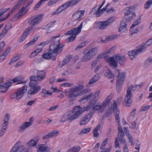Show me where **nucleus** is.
Masks as SVG:
<instances>
[{"instance_id":"f257e3e1","label":"nucleus","mask_w":152,"mask_h":152,"mask_svg":"<svg viewBox=\"0 0 152 152\" xmlns=\"http://www.w3.org/2000/svg\"><path fill=\"white\" fill-rule=\"evenodd\" d=\"M60 36V35L58 34L51 39L52 43L49 48L50 52L43 54L42 55L43 58L47 60L52 59V60L55 61L56 60V57L62 52L64 45H61L60 39L57 38Z\"/></svg>"},{"instance_id":"f03ea898","label":"nucleus","mask_w":152,"mask_h":152,"mask_svg":"<svg viewBox=\"0 0 152 152\" xmlns=\"http://www.w3.org/2000/svg\"><path fill=\"white\" fill-rule=\"evenodd\" d=\"M83 85L78 83L77 86H75L66 92V95L69 99V105L73 104V101L76 99V98L85 94L87 92L86 89H84Z\"/></svg>"},{"instance_id":"7ed1b4c3","label":"nucleus","mask_w":152,"mask_h":152,"mask_svg":"<svg viewBox=\"0 0 152 152\" xmlns=\"http://www.w3.org/2000/svg\"><path fill=\"white\" fill-rule=\"evenodd\" d=\"M105 60L106 62L110 63L112 66L114 68H116L118 66V63L120 65H123V63L126 61V58L124 56H120L119 54H115L111 57H106Z\"/></svg>"},{"instance_id":"20e7f679","label":"nucleus","mask_w":152,"mask_h":152,"mask_svg":"<svg viewBox=\"0 0 152 152\" xmlns=\"http://www.w3.org/2000/svg\"><path fill=\"white\" fill-rule=\"evenodd\" d=\"M98 50V48L96 47L92 48L88 50L83 51V55L81 59V61L84 62L88 61L97 54Z\"/></svg>"},{"instance_id":"39448f33","label":"nucleus","mask_w":152,"mask_h":152,"mask_svg":"<svg viewBox=\"0 0 152 152\" xmlns=\"http://www.w3.org/2000/svg\"><path fill=\"white\" fill-rule=\"evenodd\" d=\"M83 23V22H82L78 27L74 28L67 32L66 34L72 35L70 37L67 39V42H68L74 41L76 38V35L81 32Z\"/></svg>"},{"instance_id":"423d86ee","label":"nucleus","mask_w":152,"mask_h":152,"mask_svg":"<svg viewBox=\"0 0 152 152\" xmlns=\"http://www.w3.org/2000/svg\"><path fill=\"white\" fill-rule=\"evenodd\" d=\"M115 72L117 73L118 75L117 77L116 86L117 92L118 93H119L122 88V86L125 79L126 73L124 72L120 73L118 69H116Z\"/></svg>"},{"instance_id":"0eeeda50","label":"nucleus","mask_w":152,"mask_h":152,"mask_svg":"<svg viewBox=\"0 0 152 152\" xmlns=\"http://www.w3.org/2000/svg\"><path fill=\"white\" fill-rule=\"evenodd\" d=\"M78 118L77 115L74 109L72 111L65 113L62 117L61 122L63 123L66 120L72 121Z\"/></svg>"},{"instance_id":"6e6552de","label":"nucleus","mask_w":152,"mask_h":152,"mask_svg":"<svg viewBox=\"0 0 152 152\" xmlns=\"http://www.w3.org/2000/svg\"><path fill=\"white\" fill-rule=\"evenodd\" d=\"M43 16V14H40L32 16L28 20L29 24L32 27L33 29V27L38 24L42 20Z\"/></svg>"},{"instance_id":"1a4fd4ad","label":"nucleus","mask_w":152,"mask_h":152,"mask_svg":"<svg viewBox=\"0 0 152 152\" xmlns=\"http://www.w3.org/2000/svg\"><path fill=\"white\" fill-rule=\"evenodd\" d=\"M94 104L91 103H89L86 106L81 108L80 106H76L74 107V110L76 113L78 118L80 117L81 115L85 111H88L92 109Z\"/></svg>"},{"instance_id":"9d476101","label":"nucleus","mask_w":152,"mask_h":152,"mask_svg":"<svg viewBox=\"0 0 152 152\" xmlns=\"http://www.w3.org/2000/svg\"><path fill=\"white\" fill-rule=\"evenodd\" d=\"M133 88V86L132 85L128 88L125 99V102H126V106L128 107L130 106L132 102V95L131 91Z\"/></svg>"},{"instance_id":"9b49d317","label":"nucleus","mask_w":152,"mask_h":152,"mask_svg":"<svg viewBox=\"0 0 152 152\" xmlns=\"http://www.w3.org/2000/svg\"><path fill=\"white\" fill-rule=\"evenodd\" d=\"M27 86L26 85H24L23 87L18 88L15 92V99L18 100L21 99L27 90Z\"/></svg>"},{"instance_id":"f8f14e48","label":"nucleus","mask_w":152,"mask_h":152,"mask_svg":"<svg viewBox=\"0 0 152 152\" xmlns=\"http://www.w3.org/2000/svg\"><path fill=\"white\" fill-rule=\"evenodd\" d=\"M94 112H89L86 114L84 117L81 118L80 121V125H85L93 117Z\"/></svg>"},{"instance_id":"ddd939ff","label":"nucleus","mask_w":152,"mask_h":152,"mask_svg":"<svg viewBox=\"0 0 152 152\" xmlns=\"http://www.w3.org/2000/svg\"><path fill=\"white\" fill-rule=\"evenodd\" d=\"M145 48L144 47L140 48L137 50H134L128 52L129 56L130 59L132 60L136 57L139 53L145 51Z\"/></svg>"},{"instance_id":"4468645a","label":"nucleus","mask_w":152,"mask_h":152,"mask_svg":"<svg viewBox=\"0 0 152 152\" xmlns=\"http://www.w3.org/2000/svg\"><path fill=\"white\" fill-rule=\"evenodd\" d=\"M32 1L28 2V4L25 7H23L21 9H20L19 12L15 15V18L18 19L23 16L27 12L26 8L32 3Z\"/></svg>"},{"instance_id":"2eb2a0df","label":"nucleus","mask_w":152,"mask_h":152,"mask_svg":"<svg viewBox=\"0 0 152 152\" xmlns=\"http://www.w3.org/2000/svg\"><path fill=\"white\" fill-rule=\"evenodd\" d=\"M78 3L77 0H71L66 2L59 7L62 12L69 6H73Z\"/></svg>"},{"instance_id":"dca6fc26","label":"nucleus","mask_w":152,"mask_h":152,"mask_svg":"<svg viewBox=\"0 0 152 152\" xmlns=\"http://www.w3.org/2000/svg\"><path fill=\"white\" fill-rule=\"evenodd\" d=\"M117 111H118L119 114V111L117 107V104L115 102L113 103V105L111 106L110 108L109 109L108 112L105 113V116L106 117L109 116L113 111L114 112L115 116V114L116 113Z\"/></svg>"},{"instance_id":"f3484780","label":"nucleus","mask_w":152,"mask_h":152,"mask_svg":"<svg viewBox=\"0 0 152 152\" xmlns=\"http://www.w3.org/2000/svg\"><path fill=\"white\" fill-rule=\"evenodd\" d=\"M24 78L22 76H20L18 77L15 78L13 79V80H11L7 82V83H6L8 86L9 87L11 86L12 83H15L18 81H20V82H19L17 84H25L26 83V81H21V80L23 79Z\"/></svg>"},{"instance_id":"a211bd4d","label":"nucleus","mask_w":152,"mask_h":152,"mask_svg":"<svg viewBox=\"0 0 152 152\" xmlns=\"http://www.w3.org/2000/svg\"><path fill=\"white\" fill-rule=\"evenodd\" d=\"M4 78L3 77H0V92L3 93L6 92L9 88L8 86L6 84L7 82L4 84H2L4 82Z\"/></svg>"},{"instance_id":"6ab92c4d","label":"nucleus","mask_w":152,"mask_h":152,"mask_svg":"<svg viewBox=\"0 0 152 152\" xmlns=\"http://www.w3.org/2000/svg\"><path fill=\"white\" fill-rule=\"evenodd\" d=\"M33 28L32 27H29L27 28L22 34V36L19 40V42H22L23 41L27 36L31 32Z\"/></svg>"},{"instance_id":"aec40b11","label":"nucleus","mask_w":152,"mask_h":152,"mask_svg":"<svg viewBox=\"0 0 152 152\" xmlns=\"http://www.w3.org/2000/svg\"><path fill=\"white\" fill-rule=\"evenodd\" d=\"M33 118L32 117L30 118L29 122H26L21 126L19 130V132H21L26 128L29 127L32 125L33 121Z\"/></svg>"},{"instance_id":"412c9836","label":"nucleus","mask_w":152,"mask_h":152,"mask_svg":"<svg viewBox=\"0 0 152 152\" xmlns=\"http://www.w3.org/2000/svg\"><path fill=\"white\" fill-rule=\"evenodd\" d=\"M115 118L116 121L118 124V134H124L122 127L120 124V118L119 115V112L117 111L116 113L115 114Z\"/></svg>"},{"instance_id":"4be33fe9","label":"nucleus","mask_w":152,"mask_h":152,"mask_svg":"<svg viewBox=\"0 0 152 152\" xmlns=\"http://www.w3.org/2000/svg\"><path fill=\"white\" fill-rule=\"evenodd\" d=\"M50 147L42 144L39 146L37 152H50Z\"/></svg>"},{"instance_id":"5701e85b","label":"nucleus","mask_w":152,"mask_h":152,"mask_svg":"<svg viewBox=\"0 0 152 152\" xmlns=\"http://www.w3.org/2000/svg\"><path fill=\"white\" fill-rule=\"evenodd\" d=\"M84 11H78L73 15L74 19L77 20H79L81 19V17L83 16L84 14Z\"/></svg>"},{"instance_id":"b1692460","label":"nucleus","mask_w":152,"mask_h":152,"mask_svg":"<svg viewBox=\"0 0 152 152\" xmlns=\"http://www.w3.org/2000/svg\"><path fill=\"white\" fill-rule=\"evenodd\" d=\"M37 75L38 80L41 81L45 78L46 74L43 71H38L37 72Z\"/></svg>"},{"instance_id":"393cba45","label":"nucleus","mask_w":152,"mask_h":152,"mask_svg":"<svg viewBox=\"0 0 152 152\" xmlns=\"http://www.w3.org/2000/svg\"><path fill=\"white\" fill-rule=\"evenodd\" d=\"M104 74L106 77L109 79L113 78L114 77L113 74L108 68L106 69L104 71Z\"/></svg>"},{"instance_id":"a878e982","label":"nucleus","mask_w":152,"mask_h":152,"mask_svg":"<svg viewBox=\"0 0 152 152\" xmlns=\"http://www.w3.org/2000/svg\"><path fill=\"white\" fill-rule=\"evenodd\" d=\"M96 24L98 25L99 29L100 30L105 29L108 26L105 21L98 22L96 23Z\"/></svg>"},{"instance_id":"bb28decb","label":"nucleus","mask_w":152,"mask_h":152,"mask_svg":"<svg viewBox=\"0 0 152 152\" xmlns=\"http://www.w3.org/2000/svg\"><path fill=\"white\" fill-rule=\"evenodd\" d=\"M41 89V87L37 86L36 87L33 88L29 90L27 92L28 94L32 95L35 94L39 91Z\"/></svg>"},{"instance_id":"cd10ccee","label":"nucleus","mask_w":152,"mask_h":152,"mask_svg":"<svg viewBox=\"0 0 152 152\" xmlns=\"http://www.w3.org/2000/svg\"><path fill=\"white\" fill-rule=\"evenodd\" d=\"M113 95L110 94L109 95L103 102L102 105V107L104 110L107 105L108 104L109 102H110L111 100L112 97Z\"/></svg>"},{"instance_id":"c85d7f7f","label":"nucleus","mask_w":152,"mask_h":152,"mask_svg":"<svg viewBox=\"0 0 152 152\" xmlns=\"http://www.w3.org/2000/svg\"><path fill=\"white\" fill-rule=\"evenodd\" d=\"M20 142L18 141L14 146H15L17 152H23L24 150V147L23 145H20Z\"/></svg>"},{"instance_id":"c756f323","label":"nucleus","mask_w":152,"mask_h":152,"mask_svg":"<svg viewBox=\"0 0 152 152\" xmlns=\"http://www.w3.org/2000/svg\"><path fill=\"white\" fill-rule=\"evenodd\" d=\"M124 134H118L117 137H116L118 140L120 142V144H124L126 143V140L124 138Z\"/></svg>"},{"instance_id":"7c9ffc66","label":"nucleus","mask_w":152,"mask_h":152,"mask_svg":"<svg viewBox=\"0 0 152 152\" xmlns=\"http://www.w3.org/2000/svg\"><path fill=\"white\" fill-rule=\"evenodd\" d=\"M95 110H98L99 112L100 113H102L104 110L101 105H96L94 106H93L90 112H93L94 114L95 113Z\"/></svg>"},{"instance_id":"2f4dec72","label":"nucleus","mask_w":152,"mask_h":152,"mask_svg":"<svg viewBox=\"0 0 152 152\" xmlns=\"http://www.w3.org/2000/svg\"><path fill=\"white\" fill-rule=\"evenodd\" d=\"M127 20L125 19H124L121 22L120 24V27L118 29L119 32L121 31L124 29H125L127 26L126 22Z\"/></svg>"},{"instance_id":"473e14b6","label":"nucleus","mask_w":152,"mask_h":152,"mask_svg":"<svg viewBox=\"0 0 152 152\" xmlns=\"http://www.w3.org/2000/svg\"><path fill=\"white\" fill-rule=\"evenodd\" d=\"M100 77L99 74H97L91 79L88 83V84L90 85L93 84L96 82L100 78Z\"/></svg>"},{"instance_id":"72a5a7b5","label":"nucleus","mask_w":152,"mask_h":152,"mask_svg":"<svg viewBox=\"0 0 152 152\" xmlns=\"http://www.w3.org/2000/svg\"><path fill=\"white\" fill-rule=\"evenodd\" d=\"M38 37L37 36H34L33 39L30 42L24 45V48H27V46H29L33 45L38 40Z\"/></svg>"},{"instance_id":"f704fd0d","label":"nucleus","mask_w":152,"mask_h":152,"mask_svg":"<svg viewBox=\"0 0 152 152\" xmlns=\"http://www.w3.org/2000/svg\"><path fill=\"white\" fill-rule=\"evenodd\" d=\"M38 37L37 36H34L33 39L30 42L24 45V48H27V46H29L33 45L38 40Z\"/></svg>"},{"instance_id":"c9c22d12","label":"nucleus","mask_w":152,"mask_h":152,"mask_svg":"<svg viewBox=\"0 0 152 152\" xmlns=\"http://www.w3.org/2000/svg\"><path fill=\"white\" fill-rule=\"evenodd\" d=\"M38 37L37 36H34L33 39L30 42L24 45V48H27V46H29L33 45L38 40Z\"/></svg>"},{"instance_id":"e433bc0d","label":"nucleus","mask_w":152,"mask_h":152,"mask_svg":"<svg viewBox=\"0 0 152 152\" xmlns=\"http://www.w3.org/2000/svg\"><path fill=\"white\" fill-rule=\"evenodd\" d=\"M37 145L34 140L31 139L27 143L26 145L28 148H32L36 146Z\"/></svg>"},{"instance_id":"4c0bfd02","label":"nucleus","mask_w":152,"mask_h":152,"mask_svg":"<svg viewBox=\"0 0 152 152\" xmlns=\"http://www.w3.org/2000/svg\"><path fill=\"white\" fill-rule=\"evenodd\" d=\"M92 95V94H90L86 96H84L79 100V101L84 103L86 102L88 99H89Z\"/></svg>"},{"instance_id":"58836bf2","label":"nucleus","mask_w":152,"mask_h":152,"mask_svg":"<svg viewBox=\"0 0 152 152\" xmlns=\"http://www.w3.org/2000/svg\"><path fill=\"white\" fill-rule=\"evenodd\" d=\"M91 130V128H90L83 129L79 133V135L80 136H82L85 134H87Z\"/></svg>"},{"instance_id":"ea45409f","label":"nucleus","mask_w":152,"mask_h":152,"mask_svg":"<svg viewBox=\"0 0 152 152\" xmlns=\"http://www.w3.org/2000/svg\"><path fill=\"white\" fill-rule=\"evenodd\" d=\"M41 94L42 97H45L49 96L51 95L52 93L45 90H44L41 92Z\"/></svg>"},{"instance_id":"a19ab883","label":"nucleus","mask_w":152,"mask_h":152,"mask_svg":"<svg viewBox=\"0 0 152 152\" xmlns=\"http://www.w3.org/2000/svg\"><path fill=\"white\" fill-rule=\"evenodd\" d=\"M152 44V39H148L146 42L143 45L141 46V48H142L144 47L145 48V51L147 47L151 45Z\"/></svg>"},{"instance_id":"79ce46f5","label":"nucleus","mask_w":152,"mask_h":152,"mask_svg":"<svg viewBox=\"0 0 152 152\" xmlns=\"http://www.w3.org/2000/svg\"><path fill=\"white\" fill-rule=\"evenodd\" d=\"M59 133V131L57 130H53L49 134L51 138L57 136Z\"/></svg>"},{"instance_id":"37998d69","label":"nucleus","mask_w":152,"mask_h":152,"mask_svg":"<svg viewBox=\"0 0 152 152\" xmlns=\"http://www.w3.org/2000/svg\"><path fill=\"white\" fill-rule=\"evenodd\" d=\"M72 70L71 69H68L62 72V75L63 77H66L68 76L69 75L72 73Z\"/></svg>"},{"instance_id":"c03bdc74","label":"nucleus","mask_w":152,"mask_h":152,"mask_svg":"<svg viewBox=\"0 0 152 152\" xmlns=\"http://www.w3.org/2000/svg\"><path fill=\"white\" fill-rule=\"evenodd\" d=\"M115 20V17L113 16H111L105 21L107 23L108 26L110 23H112Z\"/></svg>"},{"instance_id":"a18cd8bd","label":"nucleus","mask_w":152,"mask_h":152,"mask_svg":"<svg viewBox=\"0 0 152 152\" xmlns=\"http://www.w3.org/2000/svg\"><path fill=\"white\" fill-rule=\"evenodd\" d=\"M141 19L140 18L137 19L136 21H134L133 23L130 28H134L135 26L138 25L141 22Z\"/></svg>"},{"instance_id":"49530a36","label":"nucleus","mask_w":152,"mask_h":152,"mask_svg":"<svg viewBox=\"0 0 152 152\" xmlns=\"http://www.w3.org/2000/svg\"><path fill=\"white\" fill-rule=\"evenodd\" d=\"M71 148L73 152H78L80 150V148L79 146H74Z\"/></svg>"},{"instance_id":"de8ad7c7","label":"nucleus","mask_w":152,"mask_h":152,"mask_svg":"<svg viewBox=\"0 0 152 152\" xmlns=\"http://www.w3.org/2000/svg\"><path fill=\"white\" fill-rule=\"evenodd\" d=\"M152 4V0L148 1L145 5V8L146 9H148Z\"/></svg>"},{"instance_id":"09e8293b","label":"nucleus","mask_w":152,"mask_h":152,"mask_svg":"<svg viewBox=\"0 0 152 152\" xmlns=\"http://www.w3.org/2000/svg\"><path fill=\"white\" fill-rule=\"evenodd\" d=\"M72 58V56L69 55L66 57L63 60V62L65 64H67L71 60Z\"/></svg>"},{"instance_id":"8fccbe9b","label":"nucleus","mask_w":152,"mask_h":152,"mask_svg":"<svg viewBox=\"0 0 152 152\" xmlns=\"http://www.w3.org/2000/svg\"><path fill=\"white\" fill-rule=\"evenodd\" d=\"M10 9V8L5 9L2 8L0 10V17L5 12L8 11Z\"/></svg>"},{"instance_id":"3c124183","label":"nucleus","mask_w":152,"mask_h":152,"mask_svg":"<svg viewBox=\"0 0 152 152\" xmlns=\"http://www.w3.org/2000/svg\"><path fill=\"white\" fill-rule=\"evenodd\" d=\"M103 12H102L101 10H100V9H98L94 13V14L96 15V17H98L101 16Z\"/></svg>"},{"instance_id":"603ef678","label":"nucleus","mask_w":152,"mask_h":152,"mask_svg":"<svg viewBox=\"0 0 152 152\" xmlns=\"http://www.w3.org/2000/svg\"><path fill=\"white\" fill-rule=\"evenodd\" d=\"M108 140L107 138H106L105 140L102 142L101 145L100 146V148L101 149H103L105 146L107 144Z\"/></svg>"},{"instance_id":"864d4df0","label":"nucleus","mask_w":152,"mask_h":152,"mask_svg":"<svg viewBox=\"0 0 152 152\" xmlns=\"http://www.w3.org/2000/svg\"><path fill=\"white\" fill-rule=\"evenodd\" d=\"M100 96V92L99 91H96L94 94L93 97L94 100H97Z\"/></svg>"},{"instance_id":"5fc2aeb1","label":"nucleus","mask_w":152,"mask_h":152,"mask_svg":"<svg viewBox=\"0 0 152 152\" xmlns=\"http://www.w3.org/2000/svg\"><path fill=\"white\" fill-rule=\"evenodd\" d=\"M8 31L4 29L0 34V39L3 38L7 34Z\"/></svg>"},{"instance_id":"6e6d98bb","label":"nucleus","mask_w":152,"mask_h":152,"mask_svg":"<svg viewBox=\"0 0 152 152\" xmlns=\"http://www.w3.org/2000/svg\"><path fill=\"white\" fill-rule=\"evenodd\" d=\"M37 84V82L31 81L29 83V86L31 88H34L36 87Z\"/></svg>"},{"instance_id":"4d7b16f0","label":"nucleus","mask_w":152,"mask_h":152,"mask_svg":"<svg viewBox=\"0 0 152 152\" xmlns=\"http://www.w3.org/2000/svg\"><path fill=\"white\" fill-rule=\"evenodd\" d=\"M128 137L129 142L131 143V145H132L134 143V141L132 135L131 134H129L128 135Z\"/></svg>"},{"instance_id":"13d9d810","label":"nucleus","mask_w":152,"mask_h":152,"mask_svg":"<svg viewBox=\"0 0 152 152\" xmlns=\"http://www.w3.org/2000/svg\"><path fill=\"white\" fill-rule=\"evenodd\" d=\"M19 59V58L18 56H16L13 58L12 59H11L10 61V62L9 64H11L13 62H15L18 61Z\"/></svg>"},{"instance_id":"bf43d9fd","label":"nucleus","mask_w":152,"mask_h":152,"mask_svg":"<svg viewBox=\"0 0 152 152\" xmlns=\"http://www.w3.org/2000/svg\"><path fill=\"white\" fill-rule=\"evenodd\" d=\"M27 0H20L16 5V7H19L23 4Z\"/></svg>"},{"instance_id":"052dcab7","label":"nucleus","mask_w":152,"mask_h":152,"mask_svg":"<svg viewBox=\"0 0 152 152\" xmlns=\"http://www.w3.org/2000/svg\"><path fill=\"white\" fill-rule=\"evenodd\" d=\"M59 0H51L48 2V5L49 6H51L56 4Z\"/></svg>"},{"instance_id":"680f3d73","label":"nucleus","mask_w":152,"mask_h":152,"mask_svg":"<svg viewBox=\"0 0 152 152\" xmlns=\"http://www.w3.org/2000/svg\"><path fill=\"white\" fill-rule=\"evenodd\" d=\"M30 80L31 81L33 82H37L38 80L37 77H36L34 75L31 76L30 77Z\"/></svg>"},{"instance_id":"e2e57ef3","label":"nucleus","mask_w":152,"mask_h":152,"mask_svg":"<svg viewBox=\"0 0 152 152\" xmlns=\"http://www.w3.org/2000/svg\"><path fill=\"white\" fill-rule=\"evenodd\" d=\"M115 47H112L110 49L109 51L107 52L104 54L106 55L108 54H111L114 52V51L115 50Z\"/></svg>"},{"instance_id":"0e129e2a","label":"nucleus","mask_w":152,"mask_h":152,"mask_svg":"<svg viewBox=\"0 0 152 152\" xmlns=\"http://www.w3.org/2000/svg\"><path fill=\"white\" fill-rule=\"evenodd\" d=\"M12 26L11 25L10 23H9L6 25L4 29L8 32L9 30L12 28Z\"/></svg>"},{"instance_id":"69168bd1","label":"nucleus","mask_w":152,"mask_h":152,"mask_svg":"<svg viewBox=\"0 0 152 152\" xmlns=\"http://www.w3.org/2000/svg\"><path fill=\"white\" fill-rule=\"evenodd\" d=\"M10 114L8 113L4 117V122H8L10 119Z\"/></svg>"},{"instance_id":"338daca9","label":"nucleus","mask_w":152,"mask_h":152,"mask_svg":"<svg viewBox=\"0 0 152 152\" xmlns=\"http://www.w3.org/2000/svg\"><path fill=\"white\" fill-rule=\"evenodd\" d=\"M61 12V10L58 7L55 11L53 12L52 13V15H54L57 14Z\"/></svg>"},{"instance_id":"774afa93","label":"nucleus","mask_w":152,"mask_h":152,"mask_svg":"<svg viewBox=\"0 0 152 152\" xmlns=\"http://www.w3.org/2000/svg\"><path fill=\"white\" fill-rule=\"evenodd\" d=\"M43 2V1H42V0H41V1H40L35 6V7L34 8V10H37V9L39 8V7L40 6L42 3Z\"/></svg>"}]
</instances>
